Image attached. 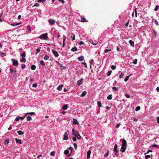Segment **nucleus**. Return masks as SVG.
Listing matches in <instances>:
<instances>
[{
    "label": "nucleus",
    "mask_w": 159,
    "mask_h": 159,
    "mask_svg": "<svg viewBox=\"0 0 159 159\" xmlns=\"http://www.w3.org/2000/svg\"><path fill=\"white\" fill-rule=\"evenodd\" d=\"M72 131L73 132V134L78 139L80 140L81 139V136L77 131L75 130L74 129H72Z\"/></svg>",
    "instance_id": "obj_1"
},
{
    "label": "nucleus",
    "mask_w": 159,
    "mask_h": 159,
    "mask_svg": "<svg viewBox=\"0 0 159 159\" xmlns=\"http://www.w3.org/2000/svg\"><path fill=\"white\" fill-rule=\"evenodd\" d=\"M39 38L42 39L48 40V34L47 33L42 34Z\"/></svg>",
    "instance_id": "obj_2"
},
{
    "label": "nucleus",
    "mask_w": 159,
    "mask_h": 159,
    "mask_svg": "<svg viewBox=\"0 0 159 159\" xmlns=\"http://www.w3.org/2000/svg\"><path fill=\"white\" fill-rule=\"evenodd\" d=\"M117 144H115L114 145V147L113 149V151L115 152V155L117 157L119 155V152L117 150Z\"/></svg>",
    "instance_id": "obj_3"
},
{
    "label": "nucleus",
    "mask_w": 159,
    "mask_h": 159,
    "mask_svg": "<svg viewBox=\"0 0 159 159\" xmlns=\"http://www.w3.org/2000/svg\"><path fill=\"white\" fill-rule=\"evenodd\" d=\"M11 61L13 62V65L14 66H17L18 64V62L17 60H16L14 59H12Z\"/></svg>",
    "instance_id": "obj_4"
},
{
    "label": "nucleus",
    "mask_w": 159,
    "mask_h": 159,
    "mask_svg": "<svg viewBox=\"0 0 159 159\" xmlns=\"http://www.w3.org/2000/svg\"><path fill=\"white\" fill-rule=\"evenodd\" d=\"M52 52L53 53L54 55L56 57H57L58 56L59 54H58V53L55 50H52Z\"/></svg>",
    "instance_id": "obj_5"
},
{
    "label": "nucleus",
    "mask_w": 159,
    "mask_h": 159,
    "mask_svg": "<svg viewBox=\"0 0 159 159\" xmlns=\"http://www.w3.org/2000/svg\"><path fill=\"white\" fill-rule=\"evenodd\" d=\"M68 139V134L66 132H65L64 134L63 139L64 140H67Z\"/></svg>",
    "instance_id": "obj_6"
},
{
    "label": "nucleus",
    "mask_w": 159,
    "mask_h": 159,
    "mask_svg": "<svg viewBox=\"0 0 159 159\" xmlns=\"http://www.w3.org/2000/svg\"><path fill=\"white\" fill-rule=\"evenodd\" d=\"M122 146L126 147L127 146L126 142L124 139H122Z\"/></svg>",
    "instance_id": "obj_7"
},
{
    "label": "nucleus",
    "mask_w": 159,
    "mask_h": 159,
    "mask_svg": "<svg viewBox=\"0 0 159 159\" xmlns=\"http://www.w3.org/2000/svg\"><path fill=\"white\" fill-rule=\"evenodd\" d=\"M55 22L54 20L52 19H49L48 20V22L50 24H54L55 23Z\"/></svg>",
    "instance_id": "obj_8"
},
{
    "label": "nucleus",
    "mask_w": 159,
    "mask_h": 159,
    "mask_svg": "<svg viewBox=\"0 0 159 159\" xmlns=\"http://www.w3.org/2000/svg\"><path fill=\"white\" fill-rule=\"evenodd\" d=\"M10 72L11 73H15L16 71V69L15 68L14 69L12 68V67H10Z\"/></svg>",
    "instance_id": "obj_9"
},
{
    "label": "nucleus",
    "mask_w": 159,
    "mask_h": 159,
    "mask_svg": "<svg viewBox=\"0 0 159 159\" xmlns=\"http://www.w3.org/2000/svg\"><path fill=\"white\" fill-rule=\"evenodd\" d=\"M73 124L74 125H76L79 124V122L75 118H73Z\"/></svg>",
    "instance_id": "obj_10"
},
{
    "label": "nucleus",
    "mask_w": 159,
    "mask_h": 159,
    "mask_svg": "<svg viewBox=\"0 0 159 159\" xmlns=\"http://www.w3.org/2000/svg\"><path fill=\"white\" fill-rule=\"evenodd\" d=\"M126 149V147L122 146L120 150V151L122 152H124L125 151Z\"/></svg>",
    "instance_id": "obj_11"
},
{
    "label": "nucleus",
    "mask_w": 159,
    "mask_h": 159,
    "mask_svg": "<svg viewBox=\"0 0 159 159\" xmlns=\"http://www.w3.org/2000/svg\"><path fill=\"white\" fill-rule=\"evenodd\" d=\"M84 59V57L83 56H81L80 57H78V60L80 61H83Z\"/></svg>",
    "instance_id": "obj_12"
},
{
    "label": "nucleus",
    "mask_w": 159,
    "mask_h": 159,
    "mask_svg": "<svg viewBox=\"0 0 159 159\" xmlns=\"http://www.w3.org/2000/svg\"><path fill=\"white\" fill-rule=\"evenodd\" d=\"M15 139L17 143H19L20 144L22 143V142H21V140L20 139H18L17 138H15Z\"/></svg>",
    "instance_id": "obj_13"
},
{
    "label": "nucleus",
    "mask_w": 159,
    "mask_h": 159,
    "mask_svg": "<svg viewBox=\"0 0 159 159\" xmlns=\"http://www.w3.org/2000/svg\"><path fill=\"white\" fill-rule=\"evenodd\" d=\"M82 84V79L78 80L77 82V84L78 85H80Z\"/></svg>",
    "instance_id": "obj_14"
},
{
    "label": "nucleus",
    "mask_w": 159,
    "mask_h": 159,
    "mask_svg": "<svg viewBox=\"0 0 159 159\" xmlns=\"http://www.w3.org/2000/svg\"><path fill=\"white\" fill-rule=\"evenodd\" d=\"M91 151L90 150H89L87 152V158H89L90 157Z\"/></svg>",
    "instance_id": "obj_15"
},
{
    "label": "nucleus",
    "mask_w": 159,
    "mask_h": 159,
    "mask_svg": "<svg viewBox=\"0 0 159 159\" xmlns=\"http://www.w3.org/2000/svg\"><path fill=\"white\" fill-rule=\"evenodd\" d=\"M63 86L62 84L60 85L57 88V89L59 91H60L61 90L62 87Z\"/></svg>",
    "instance_id": "obj_16"
},
{
    "label": "nucleus",
    "mask_w": 159,
    "mask_h": 159,
    "mask_svg": "<svg viewBox=\"0 0 159 159\" xmlns=\"http://www.w3.org/2000/svg\"><path fill=\"white\" fill-rule=\"evenodd\" d=\"M9 142V139H6L4 141V144L6 145L8 144Z\"/></svg>",
    "instance_id": "obj_17"
},
{
    "label": "nucleus",
    "mask_w": 159,
    "mask_h": 159,
    "mask_svg": "<svg viewBox=\"0 0 159 159\" xmlns=\"http://www.w3.org/2000/svg\"><path fill=\"white\" fill-rule=\"evenodd\" d=\"M71 38H72V41H73L74 40H75V35L73 33H71Z\"/></svg>",
    "instance_id": "obj_18"
},
{
    "label": "nucleus",
    "mask_w": 159,
    "mask_h": 159,
    "mask_svg": "<svg viewBox=\"0 0 159 159\" xmlns=\"http://www.w3.org/2000/svg\"><path fill=\"white\" fill-rule=\"evenodd\" d=\"M25 115H27L28 114H29L31 116H32L33 115H35V113L34 112H27L25 114Z\"/></svg>",
    "instance_id": "obj_19"
},
{
    "label": "nucleus",
    "mask_w": 159,
    "mask_h": 159,
    "mask_svg": "<svg viewBox=\"0 0 159 159\" xmlns=\"http://www.w3.org/2000/svg\"><path fill=\"white\" fill-rule=\"evenodd\" d=\"M68 107V105L67 104L64 105L62 107L63 110H66Z\"/></svg>",
    "instance_id": "obj_20"
},
{
    "label": "nucleus",
    "mask_w": 159,
    "mask_h": 159,
    "mask_svg": "<svg viewBox=\"0 0 159 159\" xmlns=\"http://www.w3.org/2000/svg\"><path fill=\"white\" fill-rule=\"evenodd\" d=\"M86 94H87L86 92L84 91L80 95V96L81 97H83Z\"/></svg>",
    "instance_id": "obj_21"
},
{
    "label": "nucleus",
    "mask_w": 159,
    "mask_h": 159,
    "mask_svg": "<svg viewBox=\"0 0 159 159\" xmlns=\"http://www.w3.org/2000/svg\"><path fill=\"white\" fill-rule=\"evenodd\" d=\"M129 43L131 44V46H134V43L133 41L131 40L129 41Z\"/></svg>",
    "instance_id": "obj_22"
},
{
    "label": "nucleus",
    "mask_w": 159,
    "mask_h": 159,
    "mask_svg": "<svg viewBox=\"0 0 159 159\" xmlns=\"http://www.w3.org/2000/svg\"><path fill=\"white\" fill-rule=\"evenodd\" d=\"M17 133L19 135H23L24 134V132H22L21 130H19L17 132Z\"/></svg>",
    "instance_id": "obj_23"
},
{
    "label": "nucleus",
    "mask_w": 159,
    "mask_h": 159,
    "mask_svg": "<svg viewBox=\"0 0 159 159\" xmlns=\"http://www.w3.org/2000/svg\"><path fill=\"white\" fill-rule=\"evenodd\" d=\"M71 51L73 52H75L77 51V48L76 47L73 48L71 49Z\"/></svg>",
    "instance_id": "obj_24"
},
{
    "label": "nucleus",
    "mask_w": 159,
    "mask_h": 159,
    "mask_svg": "<svg viewBox=\"0 0 159 159\" xmlns=\"http://www.w3.org/2000/svg\"><path fill=\"white\" fill-rule=\"evenodd\" d=\"M131 75V74H130L128 76H127L126 78L124 79V81L125 82L127 81L128 79H129V77Z\"/></svg>",
    "instance_id": "obj_25"
},
{
    "label": "nucleus",
    "mask_w": 159,
    "mask_h": 159,
    "mask_svg": "<svg viewBox=\"0 0 159 159\" xmlns=\"http://www.w3.org/2000/svg\"><path fill=\"white\" fill-rule=\"evenodd\" d=\"M49 58V57L47 55H45L43 59L44 60H46Z\"/></svg>",
    "instance_id": "obj_26"
},
{
    "label": "nucleus",
    "mask_w": 159,
    "mask_h": 159,
    "mask_svg": "<svg viewBox=\"0 0 159 159\" xmlns=\"http://www.w3.org/2000/svg\"><path fill=\"white\" fill-rule=\"evenodd\" d=\"M20 24V23H14V24H11V25L12 26H17L19 25Z\"/></svg>",
    "instance_id": "obj_27"
},
{
    "label": "nucleus",
    "mask_w": 159,
    "mask_h": 159,
    "mask_svg": "<svg viewBox=\"0 0 159 159\" xmlns=\"http://www.w3.org/2000/svg\"><path fill=\"white\" fill-rule=\"evenodd\" d=\"M40 64L41 65H42L43 66H44L45 65V63H44V61L42 60H41L40 61Z\"/></svg>",
    "instance_id": "obj_28"
},
{
    "label": "nucleus",
    "mask_w": 159,
    "mask_h": 159,
    "mask_svg": "<svg viewBox=\"0 0 159 159\" xmlns=\"http://www.w3.org/2000/svg\"><path fill=\"white\" fill-rule=\"evenodd\" d=\"M89 41L94 45H96L97 44V43H94L93 40L92 39H90Z\"/></svg>",
    "instance_id": "obj_29"
},
{
    "label": "nucleus",
    "mask_w": 159,
    "mask_h": 159,
    "mask_svg": "<svg viewBox=\"0 0 159 159\" xmlns=\"http://www.w3.org/2000/svg\"><path fill=\"white\" fill-rule=\"evenodd\" d=\"M112 98V96L111 95H109L107 97V99L108 100H111Z\"/></svg>",
    "instance_id": "obj_30"
},
{
    "label": "nucleus",
    "mask_w": 159,
    "mask_h": 159,
    "mask_svg": "<svg viewBox=\"0 0 159 159\" xmlns=\"http://www.w3.org/2000/svg\"><path fill=\"white\" fill-rule=\"evenodd\" d=\"M21 56L22 58H25L26 56L25 52H23L21 54Z\"/></svg>",
    "instance_id": "obj_31"
},
{
    "label": "nucleus",
    "mask_w": 159,
    "mask_h": 159,
    "mask_svg": "<svg viewBox=\"0 0 159 159\" xmlns=\"http://www.w3.org/2000/svg\"><path fill=\"white\" fill-rule=\"evenodd\" d=\"M86 20L84 17L81 18V21L83 22H85L86 21Z\"/></svg>",
    "instance_id": "obj_32"
},
{
    "label": "nucleus",
    "mask_w": 159,
    "mask_h": 159,
    "mask_svg": "<svg viewBox=\"0 0 159 159\" xmlns=\"http://www.w3.org/2000/svg\"><path fill=\"white\" fill-rule=\"evenodd\" d=\"M69 152L68 150H66L64 151V154H65L66 155L68 154Z\"/></svg>",
    "instance_id": "obj_33"
},
{
    "label": "nucleus",
    "mask_w": 159,
    "mask_h": 159,
    "mask_svg": "<svg viewBox=\"0 0 159 159\" xmlns=\"http://www.w3.org/2000/svg\"><path fill=\"white\" fill-rule=\"evenodd\" d=\"M36 69V66L34 65H32L31 67V69L32 70H34Z\"/></svg>",
    "instance_id": "obj_34"
},
{
    "label": "nucleus",
    "mask_w": 159,
    "mask_h": 159,
    "mask_svg": "<svg viewBox=\"0 0 159 159\" xmlns=\"http://www.w3.org/2000/svg\"><path fill=\"white\" fill-rule=\"evenodd\" d=\"M32 119L31 117L30 116H28L27 118V121H30Z\"/></svg>",
    "instance_id": "obj_35"
},
{
    "label": "nucleus",
    "mask_w": 159,
    "mask_h": 159,
    "mask_svg": "<svg viewBox=\"0 0 159 159\" xmlns=\"http://www.w3.org/2000/svg\"><path fill=\"white\" fill-rule=\"evenodd\" d=\"M98 107H100L102 106L101 102L100 101H98Z\"/></svg>",
    "instance_id": "obj_36"
},
{
    "label": "nucleus",
    "mask_w": 159,
    "mask_h": 159,
    "mask_svg": "<svg viewBox=\"0 0 159 159\" xmlns=\"http://www.w3.org/2000/svg\"><path fill=\"white\" fill-rule=\"evenodd\" d=\"M112 72V71L111 70L108 71L107 73V75L109 76L111 75Z\"/></svg>",
    "instance_id": "obj_37"
},
{
    "label": "nucleus",
    "mask_w": 159,
    "mask_h": 159,
    "mask_svg": "<svg viewBox=\"0 0 159 159\" xmlns=\"http://www.w3.org/2000/svg\"><path fill=\"white\" fill-rule=\"evenodd\" d=\"M112 89L114 91H117L118 90V88L115 87H113Z\"/></svg>",
    "instance_id": "obj_38"
},
{
    "label": "nucleus",
    "mask_w": 159,
    "mask_h": 159,
    "mask_svg": "<svg viewBox=\"0 0 159 159\" xmlns=\"http://www.w3.org/2000/svg\"><path fill=\"white\" fill-rule=\"evenodd\" d=\"M159 8V6L158 5L156 6L155 8L154 9V10L155 11H157Z\"/></svg>",
    "instance_id": "obj_39"
},
{
    "label": "nucleus",
    "mask_w": 159,
    "mask_h": 159,
    "mask_svg": "<svg viewBox=\"0 0 159 159\" xmlns=\"http://www.w3.org/2000/svg\"><path fill=\"white\" fill-rule=\"evenodd\" d=\"M109 151L108 150L107 152V153H106L105 155H104V157H107L109 155Z\"/></svg>",
    "instance_id": "obj_40"
},
{
    "label": "nucleus",
    "mask_w": 159,
    "mask_h": 159,
    "mask_svg": "<svg viewBox=\"0 0 159 159\" xmlns=\"http://www.w3.org/2000/svg\"><path fill=\"white\" fill-rule=\"evenodd\" d=\"M27 30L29 31H31V27L30 26L28 25V26Z\"/></svg>",
    "instance_id": "obj_41"
},
{
    "label": "nucleus",
    "mask_w": 159,
    "mask_h": 159,
    "mask_svg": "<svg viewBox=\"0 0 159 159\" xmlns=\"http://www.w3.org/2000/svg\"><path fill=\"white\" fill-rule=\"evenodd\" d=\"M20 61L24 62H26V59L25 58H22V59L20 60Z\"/></svg>",
    "instance_id": "obj_42"
},
{
    "label": "nucleus",
    "mask_w": 159,
    "mask_h": 159,
    "mask_svg": "<svg viewBox=\"0 0 159 159\" xmlns=\"http://www.w3.org/2000/svg\"><path fill=\"white\" fill-rule=\"evenodd\" d=\"M140 109V107L139 106H137L136 108H135V110L136 111H138Z\"/></svg>",
    "instance_id": "obj_43"
},
{
    "label": "nucleus",
    "mask_w": 159,
    "mask_h": 159,
    "mask_svg": "<svg viewBox=\"0 0 159 159\" xmlns=\"http://www.w3.org/2000/svg\"><path fill=\"white\" fill-rule=\"evenodd\" d=\"M20 119V116H17L16 117V118L15 120L16 121H18Z\"/></svg>",
    "instance_id": "obj_44"
},
{
    "label": "nucleus",
    "mask_w": 159,
    "mask_h": 159,
    "mask_svg": "<svg viewBox=\"0 0 159 159\" xmlns=\"http://www.w3.org/2000/svg\"><path fill=\"white\" fill-rule=\"evenodd\" d=\"M46 1V0H38V2H41L42 3H43L44 2Z\"/></svg>",
    "instance_id": "obj_45"
},
{
    "label": "nucleus",
    "mask_w": 159,
    "mask_h": 159,
    "mask_svg": "<svg viewBox=\"0 0 159 159\" xmlns=\"http://www.w3.org/2000/svg\"><path fill=\"white\" fill-rule=\"evenodd\" d=\"M150 157V155H146L145 156V158L146 159H147Z\"/></svg>",
    "instance_id": "obj_46"
},
{
    "label": "nucleus",
    "mask_w": 159,
    "mask_h": 159,
    "mask_svg": "<svg viewBox=\"0 0 159 159\" xmlns=\"http://www.w3.org/2000/svg\"><path fill=\"white\" fill-rule=\"evenodd\" d=\"M137 59H135L134 60V61L133 62V63L134 64H136L137 63Z\"/></svg>",
    "instance_id": "obj_47"
},
{
    "label": "nucleus",
    "mask_w": 159,
    "mask_h": 159,
    "mask_svg": "<svg viewBox=\"0 0 159 159\" xmlns=\"http://www.w3.org/2000/svg\"><path fill=\"white\" fill-rule=\"evenodd\" d=\"M25 67V64H23L21 65V68L22 69H24Z\"/></svg>",
    "instance_id": "obj_48"
},
{
    "label": "nucleus",
    "mask_w": 159,
    "mask_h": 159,
    "mask_svg": "<svg viewBox=\"0 0 159 159\" xmlns=\"http://www.w3.org/2000/svg\"><path fill=\"white\" fill-rule=\"evenodd\" d=\"M124 75V74H123V73H121L120 75L119 76V78H122L123 76Z\"/></svg>",
    "instance_id": "obj_49"
},
{
    "label": "nucleus",
    "mask_w": 159,
    "mask_h": 159,
    "mask_svg": "<svg viewBox=\"0 0 159 159\" xmlns=\"http://www.w3.org/2000/svg\"><path fill=\"white\" fill-rule=\"evenodd\" d=\"M134 12L135 13V16L136 17L137 16V8H135L134 9Z\"/></svg>",
    "instance_id": "obj_50"
},
{
    "label": "nucleus",
    "mask_w": 159,
    "mask_h": 159,
    "mask_svg": "<svg viewBox=\"0 0 159 159\" xmlns=\"http://www.w3.org/2000/svg\"><path fill=\"white\" fill-rule=\"evenodd\" d=\"M2 14L0 16V22H2Z\"/></svg>",
    "instance_id": "obj_51"
},
{
    "label": "nucleus",
    "mask_w": 159,
    "mask_h": 159,
    "mask_svg": "<svg viewBox=\"0 0 159 159\" xmlns=\"http://www.w3.org/2000/svg\"><path fill=\"white\" fill-rule=\"evenodd\" d=\"M39 4L38 3H35L34 6H33V7H39Z\"/></svg>",
    "instance_id": "obj_52"
},
{
    "label": "nucleus",
    "mask_w": 159,
    "mask_h": 159,
    "mask_svg": "<svg viewBox=\"0 0 159 159\" xmlns=\"http://www.w3.org/2000/svg\"><path fill=\"white\" fill-rule=\"evenodd\" d=\"M74 146L75 148V150H76V149L77 148V145L76 144V143H74Z\"/></svg>",
    "instance_id": "obj_53"
},
{
    "label": "nucleus",
    "mask_w": 159,
    "mask_h": 159,
    "mask_svg": "<svg viewBox=\"0 0 159 159\" xmlns=\"http://www.w3.org/2000/svg\"><path fill=\"white\" fill-rule=\"evenodd\" d=\"M116 68V66H114V65H112L111 66V69H112V70H115V69Z\"/></svg>",
    "instance_id": "obj_54"
},
{
    "label": "nucleus",
    "mask_w": 159,
    "mask_h": 159,
    "mask_svg": "<svg viewBox=\"0 0 159 159\" xmlns=\"http://www.w3.org/2000/svg\"><path fill=\"white\" fill-rule=\"evenodd\" d=\"M81 63L82 64H83L84 66H85V67H86V68L87 67V64L86 63L82 62Z\"/></svg>",
    "instance_id": "obj_55"
},
{
    "label": "nucleus",
    "mask_w": 159,
    "mask_h": 159,
    "mask_svg": "<svg viewBox=\"0 0 159 159\" xmlns=\"http://www.w3.org/2000/svg\"><path fill=\"white\" fill-rule=\"evenodd\" d=\"M55 154V152L54 151H52L51 153V155L52 156H53Z\"/></svg>",
    "instance_id": "obj_56"
},
{
    "label": "nucleus",
    "mask_w": 159,
    "mask_h": 159,
    "mask_svg": "<svg viewBox=\"0 0 159 159\" xmlns=\"http://www.w3.org/2000/svg\"><path fill=\"white\" fill-rule=\"evenodd\" d=\"M153 33L155 37L157 36V32L154 30H153Z\"/></svg>",
    "instance_id": "obj_57"
},
{
    "label": "nucleus",
    "mask_w": 159,
    "mask_h": 159,
    "mask_svg": "<svg viewBox=\"0 0 159 159\" xmlns=\"http://www.w3.org/2000/svg\"><path fill=\"white\" fill-rule=\"evenodd\" d=\"M36 51H37V52H36V53H35L36 54H37V53H38V52H40V49H39V48H38L36 49Z\"/></svg>",
    "instance_id": "obj_58"
},
{
    "label": "nucleus",
    "mask_w": 159,
    "mask_h": 159,
    "mask_svg": "<svg viewBox=\"0 0 159 159\" xmlns=\"http://www.w3.org/2000/svg\"><path fill=\"white\" fill-rule=\"evenodd\" d=\"M152 146L154 147H155L156 148H157L158 147V145L156 144H153L152 145Z\"/></svg>",
    "instance_id": "obj_59"
},
{
    "label": "nucleus",
    "mask_w": 159,
    "mask_h": 159,
    "mask_svg": "<svg viewBox=\"0 0 159 159\" xmlns=\"http://www.w3.org/2000/svg\"><path fill=\"white\" fill-rule=\"evenodd\" d=\"M111 49H106L104 51V52L105 53H107V52H108V51H111Z\"/></svg>",
    "instance_id": "obj_60"
},
{
    "label": "nucleus",
    "mask_w": 159,
    "mask_h": 159,
    "mask_svg": "<svg viewBox=\"0 0 159 159\" xmlns=\"http://www.w3.org/2000/svg\"><path fill=\"white\" fill-rule=\"evenodd\" d=\"M0 55L2 57L5 56L4 53L1 52H0Z\"/></svg>",
    "instance_id": "obj_61"
},
{
    "label": "nucleus",
    "mask_w": 159,
    "mask_h": 159,
    "mask_svg": "<svg viewBox=\"0 0 159 159\" xmlns=\"http://www.w3.org/2000/svg\"><path fill=\"white\" fill-rule=\"evenodd\" d=\"M37 84L35 83V84H33V85H32V86L33 87H36L37 86Z\"/></svg>",
    "instance_id": "obj_62"
},
{
    "label": "nucleus",
    "mask_w": 159,
    "mask_h": 159,
    "mask_svg": "<svg viewBox=\"0 0 159 159\" xmlns=\"http://www.w3.org/2000/svg\"><path fill=\"white\" fill-rule=\"evenodd\" d=\"M125 96L127 98H130V96L127 94H125Z\"/></svg>",
    "instance_id": "obj_63"
},
{
    "label": "nucleus",
    "mask_w": 159,
    "mask_h": 159,
    "mask_svg": "<svg viewBox=\"0 0 159 159\" xmlns=\"http://www.w3.org/2000/svg\"><path fill=\"white\" fill-rule=\"evenodd\" d=\"M76 138H76V137H73L72 138V139H73V141H74V142H75V141H76Z\"/></svg>",
    "instance_id": "obj_64"
}]
</instances>
